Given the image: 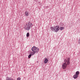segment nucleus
Instances as JSON below:
<instances>
[{"label":"nucleus","mask_w":80,"mask_h":80,"mask_svg":"<svg viewBox=\"0 0 80 80\" xmlns=\"http://www.w3.org/2000/svg\"><path fill=\"white\" fill-rule=\"evenodd\" d=\"M32 52H30V54H31L29 55L28 56L29 58H30V57H32V55H33L35 53L38 52L39 51V49L35 46H34L32 48Z\"/></svg>","instance_id":"1"},{"label":"nucleus","mask_w":80,"mask_h":80,"mask_svg":"<svg viewBox=\"0 0 80 80\" xmlns=\"http://www.w3.org/2000/svg\"><path fill=\"white\" fill-rule=\"evenodd\" d=\"M70 58H68L67 59H65L64 60V62L62 64V67L63 69H65L67 65L70 64Z\"/></svg>","instance_id":"2"},{"label":"nucleus","mask_w":80,"mask_h":80,"mask_svg":"<svg viewBox=\"0 0 80 80\" xmlns=\"http://www.w3.org/2000/svg\"><path fill=\"white\" fill-rule=\"evenodd\" d=\"M33 25L32 23L29 22L28 24H27L24 27V28L26 30H29L30 29V27H32Z\"/></svg>","instance_id":"3"},{"label":"nucleus","mask_w":80,"mask_h":80,"mask_svg":"<svg viewBox=\"0 0 80 80\" xmlns=\"http://www.w3.org/2000/svg\"><path fill=\"white\" fill-rule=\"evenodd\" d=\"M50 28L54 32H58L59 30V27L58 26H56L54 27H51Z\"/></svg>","instance_id":"4"},{"label":"nucleus","mask_w":80,"mask_h":80,"mask_svg":"<svg viewBox=\"0 0 80 80\" xmlns=\"http://www.w3.org/2000/svg\"><path fill=\"white\" fill-rule=\"evenodd\" d=\"M73 77L74 79H76V78H78V75H77L76 74H75L73 76Z\"/></svg>","instance_id":"5"},{"label":"nucleus","mask_w":80,"mask_h":80,"mask_svg":"<svg viewBox=\"0 0 80 80\" xmlns=\"http://www.w3.org/2000/svg\"><path fill=\"white\" fill-rule=\"evenodd\" d=\"M48 62V60L47 58H45L44 61L45 63H47Z\"/></svg>","instance_id":"6"},{"label":"nucleus","mask_w":80,"mask_h":80,"mask_svg":"<svg viewBox=\"0 0 80 80\" xmlns=\"http://www.w3.org/2000/svg\"><path fill=\"white\" fill-rule=\"evenodd\" d=\"M25 15L26 16H28L29 15V13L27 11H26L25 12Z\"/></svg>","instance_id":"7"},{"label":"nucleus","mask_w":80,"mask_h":80,"mask_svg":"<svg viewBox=\"0 0 80 80\" xmlns=\"http://www.w3.org/2000/svg\"><path fill=\"white\" fill-rule=\"evenodd\" d=\"M64 29V28L63 27H60V28H59V29L60 30H63Z\"/></svg>","instance_id":"8"},{"label":"nucleus","mask_w":80,"mask_h":80,"mask_svg":"<svg viewBox=\"0 0 80 80\" xmlns=\"http://www.w3.org/2000/svg\"><path fill=\"white\" fill-rule=\"evenodd\" d=\"M79 73H80V72H79V71H77L76 72V75H79Z\"/></svg>","instance_id":"9"},{"label":"nucleus","mask_w":80,"mask_h":80,"mask_svg":"<svg viewBox=\"0 0 80 80\" xmlns=\"http://www.w3.org/2000/svg\"><path fill=\"white\" fill-rule=\"evenodd\" d=\"M26 35H27V37H29V35H30V34H29V32H28L27 33Z\"/></svg>","instance_id":"10"},{"label":"nucleus","mask_w":80,"mask_h":80,"mask_svg":"<svg viewBox=\"0 0 80 80\" xmlns=\"http://www.w3.org/2000/svg\"><path fill=\"white\" fill-rule=\"evenodd\" d=\"M21 80V78L20 77H19L17 78V80Z\"/></svg>","instance_id":"11"}]
</instances>
